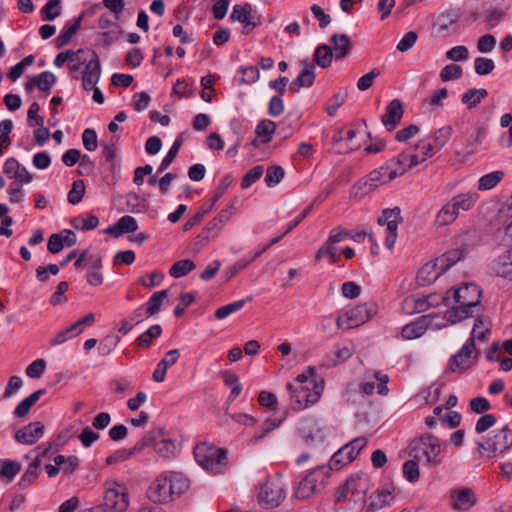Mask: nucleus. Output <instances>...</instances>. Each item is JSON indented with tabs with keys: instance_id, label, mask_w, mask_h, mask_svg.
Listing matches in <instances>:
<instances>
[{
	"instance_id": "1",
	"label": "nucleus",
	"mask_w": 512,
	"mask_h": 512,
	"mask_svg": "<svg viewBox=\"0 0 512 512\" xmlns=\"http://www.w3.org/2000/svg\"><path fill=\"white\" fill-rule=\"evenodd\" d=\"M482 292L478 285L474 283H466L457 289L449 290L444 301L449 302L451 297L456 304L447 311V320L454 324L464 319L474 316L473 308L480 304Z\"/></svg>"
},
{
	"instance_id": "2",
	"label": "nucleus",
	"mask_w": 512,
	"mask_h": 512,
	"mask_svg": "<svg viewBox=\"0 0 512 512\" xmlns=\"http://www.w3.org/2000/svg\"><path fill=\"white\" fill-rule=\"evenodd\" d=\"M368 490L369 477L366 474L349 477L336 496V502L341 504L337 512H361L366 507Z\"/></svg>"
},
{
	"instance_id": "3",
	"label": "nucleus",
	"mask_w": 512,
	"mask_h": 512,
	"mask_svg": "<svg viewBox=\"0 0 512 512\" xmlns=\"http://www.w3.org/2000/svg\"><path fill=\"white\" fill-rule=\"evenodd\" d=\"M440 453V441L430 433L414 438L409 444V454L417 460L425 458L426 464L431 467L440 464V459L438 458Z\"/></svg>"
},
{
	"instance_id": "4",
	"label": "nucleus",
	"mask_w": 512,
	"mask_h": 512,
	"mask_svg": "<svg viewBox=\"0 0 512 512\" xmlns=\"http://www.w3.org/2000/svg\"><path fill=\"white\" fill-rule=\"evenodd\" d=\"M287 388L293 401L292 408L296 411L316 403L323 391V386L317 384L315 379L311 380L310 385L287 384Z\"/></svg>"
},
{
	"instance_id": "5",
	"label": "nucleus",
	"mask_w": 512,
	"mask_h": 512,
	"mask_svg": "<svg viewBox=\"0 0 512 512\" xmlns=\"http://www.w3.org/2000/svg\"><path fill=\"white\" fill-rule=\"evenodd\" d=\"M286 497L285 485L279 478L268 479L261 487L258 503L261 507L272 509L278 507Z\"/></svg>"
},
{
	"instance_id": "6",
	"label": "nucleus",
	"mask_w": 512,
	"mask_h": 512,
	"mask_svg": "<svg viewBox=\"0 0 512 512\" xmlns=\"http://www.w3.org/2000/svg\"><path fill=\"white\" fill-rule=\"evenodd\" d=\"M366 444L367 439L364 437H357L345 444L331 457L329 462L330 468L338 470L351 463L357 458L360 451L366 446Z\"/></svg>"
},
{
	"instance_id": "7",
	"label": "nucleus",
	"mask_w": 512,
	"mask_h": 512,
	"mask_svg": "<svg viewBox=\"0 0 512 512\" xmlns=\"http://www.w3.org/2000/svg\"><path fill=\"white\" fill-rule=\"evenodd\" d=\"M512 446V430L506 425L502 429L493 432L485 442H479V450L488 452L489 457L507 451Z\"/></svg>"
},
{
	"instance_id": "8",
	"label": "nucleus",
	"mask_w": 512,
	"mask_h": 512,
	"mask_svg": "<svg viewBox=\"0 0 512 512\" xmlns=\"http://www.w3.org/2000/svg\"><path fill=\"white\" fill-rule=\"evenodd\" d=\"M326 476L320 468L311 470L299 483L296 496L299 499H308L319 492L325 482Z\"/></svg>"
},
{
	"instance_id": "9",
	"label": "nucleus",
	"mask_w": 512,
	"mask_h": 512,
	"mask_svg": "<svg viewBox=\"0 0 512 512\" xmlns=\"http://www.w3.org/2000/svg\"><path fill=\"white\" fill-rule=\"evenodd\" d=\"M479 351L476 350L472 339H468L462 348L452 357L450 369L452 372H463L469 368V360L477 359Z\"/></svg>"
},
{
	"instance_id": "10",
	"label": "nucleus",
	"mask_w": 512,
	"mask_h": 512,
	"mask_svg": "<svg viewBox=\"0 0 512 512\" xmlns=\"http://www.w3.org/2000/svg\"><path fill=\"white\" fill-rule=\"evenodd\" d=\"M230 19L233 22H240L244 24L243 33L246 35L251 33L259 25V22L254 20L253 8L249 3L234 5L230 14Z\"/></svg>"
},
{
	"instance_id": "11",
	"label": "nucleus",
	"mask_w": 512,
	"mask_h": 512,
	"mask_svg": "<svg viewBox=\"0 0 512 512\" xmlns=\"http://www.w3.org/2000/svg\"><path fill=\"white\" fill-rule=\"evenodd\" d=\"M171 484L168 481L167 475L158 477L148 488V498L154 503H167L173 501L172 493L170 491Z\"/></svg>"
},
{
	"instance_id": "12",
	"label": "nucleus",
	"mask_w": 512,
	"mask_h": 512,
	"mask_svg": "<svg viewBox=\"0 0 512 512\" xmlns=\"http://www.w3.org/2000/svg\"><path fill=\"white\" fill-rule=\"evenodd\" d=\"M128 494L123 490L120 491L116 488L106 490L104 494V502L101 505L102 511L110 512H123L128 507Z\"/></svg>"
},
{
	"instance_id": "13",
	"label": "nucleus",
	"mask_w": 512,
	"mask_h": 512,
	"mask_svg": "<svg viewBox=\"0 0 512 512\" xmlns=\"http://www.w3.org/2000/svg\"><path fill=\"white\" fill-rule=\"evenodd\" d=\"M375 314L376 305L374 303L357 305L346 312L348 322L346 328L349 329L364 324Z\"/></svg>"
},
{
	"instance_id": "14",
	"label": "nucleus",
	"mask_w": 512,
	"mask_h": 512,
	"mask_svg": "<svg viewBox=\"0 0 512 512\" xmlns=\"http://www.w3.org/2000/svg\"><path fill=\"white\" fill-rule=\"evenodd\" d=\"M101 76L100 60L95 51H91V58L87 62L82 73V87L90 91L96 86Z\"/></svg>"
},
{
	"instance_id": "15",
	"label": "nucleus",
	"mask_w": 512,
	"mask_h": 512,
	"mask_svg": "<svg viewBox=\"0 0 512 512\" xmlns=\"http://www.w3.org/2000/svg\"><path fill=\"white\" fill-rule=\"evenodd\" d=\"M434 316L423 315L411 323L406 324L401 331V335L406 340H414L421 337L432 325Z\"/></svg>"
},
{
	"instance_id": "16",
	"label": "nucleus",
	"mask_w": 512,
	"mask_h": 512,
	"mask_svg": "<svg viewBox=\"0 0 512 512\" xmlns=\"http://www.w3.org/2000/svg\"><path fill=\"white\" fill-rule=\"evenodd\" d=\"M44 434V425L41 422H32L19 429L15 434L17 442L25 445L35 444Z\"/></svg>"
},
{
	"instance_id": "17",
	"label": "nucleus",
	"mask_w": 512,
	"mask_h": 512,
	"mask_svg": "<svg viewBox=\"0 0 512 512\" xmlns=\"http://www.w3.org/2000/svg\"><path fill=\"white\" fill-rule=\"evenodd\" d=\"M3 171L10 179H15L23 184H28L33 179L32 174L14 157H10L5 161Z\"/></svg>"
},
{
	"instance_id": "18",
	"label": "nucleus",
	"mask_w": 512,
	"mask_h": 512,
	"mask_svg": "<svg viewBox=\"0 0 512 512\" xmlns=\"http://www.w3.org/2000/svg\"><path fill=\"white\" fill-rule=\"evenodd\" d=\"M393 490L392 485L379 487L368 499V510H378L390 505L394 500Z\"/></svg>"
},
{
	"instance_id": "19",
	"label": "nucleus",
	"mask_w": 512,
	"mask_h": 512,
	"mask_svg": "<svg viewBox=\"0 0 512 512\" xmlns=\"http://www.w3.org/2000/svg\"><path fill=\"white\" fill-rule=\"evenodd\" d=\"M459 18L460 13L457 9H448L440 13L436 21L439 32L443 35L456 32Z\"/></svg>"
},
{
	"instance_id": "20",
	"label": "nucleus",
	"mask_w": 512,
	"mask_h": 512,
	"mask_svg": "<svg viewBox=\"0 0 512 512\" xmlns=\"http://www.w3.org/2000/svg\"><path fill=\"white\" fill-rule=\"evenodd\" d=\"M403 114L402 102L399 99H393L386 107V113L381 119L382 123L388 131H392L401 121Z\"/></svg>"
},
{
	"instance_id": "21",
	"label": "nucleus",
	"mask_w": 512,
	"mask_h": 512,
	"mask_svg": "<svg viewBox=\"0 0 512 512\" xmlns=\"http://www.w3.org/2000/svg\"><path fill=\"white\" fill-rule=\"evenodd\" d=\"M301 66L303 67L302 71L298 75L296 79L292 82L290 86V91L292 93H296L300 88L310 87L313 85L315 80V67L312 62L309 60H302Z\"/></svg>"
},
{
	"instance_id": "22",
	"label": "nucleus",
	"mask_w": 512,
	"mask_h": 512,
	"mask_svg": "<svg viewBox=\"0 0 512 512\" xmlns=\"http://www.w3.org/2000/svg\"><path fill=\"white\" fill-rule=\"evenodd\" d=\"M138 229L136 219L130 215L121 217L115 224L109 226L104 230L106 234L112 235L115 238L126 234L133 233Z\"/></svg>"
},
{
	"instance_id": "23",
	"label": "nucleus",
	"mask_w": 512,
	"mask_h": 512,
	"mask_svg": "<svg viewBox=\"0 0 512 512\" xmlns=\"http://www.w3.org/2000/svg\"><path fill=\"white\" fill-rule=\"evenodd\" d=\"M491 271L499 277L512 280V248L492 262Z\"/></svg>"
},
{
	"instance_id": "24",
	"label": "nucleus",
	"mask_w": 512,
	"mask_h": 512,
	"mask_svg": "<svg viewBox=\"0 0 512 512\" xmlns=\"http://www.w3.org/2000/svg\"><path fill=\"white\" fill-rule=\"evenodd\" d=\"M179 356L180 351L178 349H172L165 354L153 372L155 382L160 383L164 381L167 370L177 362Z\"/></svg>"
},
{
	"instance_id": "25",
	"label": "nucleus",
	"mask_w": 512,
	"mask_h": 512,
	"mask_svg": "<svg viewBox=\"0 0 512 512\" xmlns=\"http://www.w3.org/2000/svg\"><path fill=\"white\" fill-rule=\"evenodd\" d=\"M451 499L454 509L468 510L476 503L474 492L469 488H462L452 492Z\"/></svg>"
},
{
	"instance_id": "26",
	"label": "nucleus",
	"mask_w": 512,
	"mask_h": 512,
	"mask_svg": "<svg viewBox=\"0 0 512 512\" xmlns=\"http://www.w3.org/2000/svg\"><path fill=\"white\" fill-rule=\"evenodd\" d=\"M153 448L158 456L169 459L175 455L177 445L175 440L167 437V432L163 428V435L153 443Z\"/></svg>"
},
{
	"instance_id": "27",
	"label": "nucleus",
	"mask_w": 512,
	"mask_h": 512,
	"mask_svg": "<svg viewBox=\"0 0 512 512\" xmlns=\"http://www.w3.org/2000/svg\"><path fill=\"white\" fill-rule=\"evenodd\" d=\"M444 272H441L437 260L434 262H428L424 264L417 273V283L420 286H427L431 283H433L441 274Z\"/></svg>"
},
{
	"instance_id": "28",
	"label": "nucleus",
	"mask_w": 512,
	"mask_h": 512,
	"mask_svg": "<svg viewBox=\"0 0 512 512\" xmlns=\"http://www.w3.org/2000/svg\"><path fill=\"white\" fill-rule=\"evenodd\" d=\"M429 306L428 297L410 295L403 300L401 308L404 313L411 315L424 312Z\"/></svg>"
},
{
	"instance_id": "29",
	"label": "nucleus",
	"mask_w": 512,
	"mask_h": 512,
	"mask_svg": "<svg viewBox=\"0 0 512 512\" xmlns=\"http://www.w3.org/2000/svg\"><path fill=\"white\" fill-rule=\"evenodd\" d=\"M479 195L475 191H468L455 195L450 199L457 213L471 210L478 201Z\"/></svg>"
},
{
	"instance_id": "30",
	"label": "nucleus",
	"mask_w": 512,
	"mask_h": 512,
	"mask_svg": "<svg viewBox=\"0 0 512 512\" xmlns=\"http://www.w3.org/2000/svg\"><path fill=\"white\" fill-rule=\"evenodd\" d=\"M336 60L345 58L352 49L350 37L346 34H334L330 38Z\"/></svg>"
},
{
	"instance_id": "31",
	"label": "nucleus",
	"mask_w": 512,
	"mask_h": 512,
	"mask_svg": "<svg viewBox=\"0 0 512 512\" xmlns=\"http://www.w3.org/2000/svg\"><path fill=\"white\" fill-rule=\"evenodd\" d=\"M163 435V427L154 428L138 440L133 447L127 449L130 456H134L140 453L143 449L148 446H153V443Z\"/></svg>"
},
{
	"instance_id": "32",
	"label": "nucleus",
	"mask_w": 512,
	"mask_h": 512,
	"mask_svg": "<svg viewBox=\"0 0 512 512\" xmlns=\"http://www.w3.org/2000/svg\"><path fill=\"white\" fill-rule=\"evenodd\" d=\"M368 175L370 176V181L374 182L375 185L379 187L399 177V172L397 173V170L388 168L386 162L381 167L371 171Z\"/></svg>"
},
{
	"instance_id": "33",
	"label": "nucleus",
	"mask_w": 512,
	"mask_h": 512,
	"mask_svg": "<svg viewBox=\"0 0 512 512\" xmlns=\"http://www.w3.org/2000/svg\"><path fill=\"white\" fill-rule=\"evenodd\" d=\"M301 436L307 441L312 442L320 436L321 428L319 422L314 418L304 419L298 428Z\"/></svg>"
},
{
	"instance_id": "34",
	"label": "nucleus",
	"mask_w": 512,
	"mask_h": 512,
	"mask_svg": "<svg viewBox=\"0 0 512 512\" xmlns=\"http://www.w3.org/2000/svg\"><path fill=\"white\" fill-rule=\"evenodd\" d=\"M378 187L375 185L374 182L370 181V176L367 175L355 183L350 191V197L355 199H361L364 196L370 194L374 190H376Z\"/></svg>"
},
{
	"instance_id": "35",
	"label": "nucleus",
	"mask_w": 512,
	"mask_h": 512,
	"mask_svg": "<svg viewBox=\"0 0 512 512\" xmlns=\"http://www.w3.org/2000/svg\"><path fill=\"white\" fill-rule=\"evenodd\" d=\"M46 393L45 389H39L23 399L15 408L14 415L19 418L25 417L30 408L36 404L39 398Z\"/></svg>"
},
{
	"instance_id": "36",
	"label": "nucleus",
	"mask_w": 512,
	"mask_h": 512,
	"mask_svg": "<svg viewBox=\"0 0 512 512\" xmlns=\"http://www.w3.org/2000/svg\"><path fill=\"white\" fill-rule=\"evenodd\" d=\"M167 478L171 484L170 491L173 499L184 493L189 486L188 479L181 473L171 472L167 475Z\"/></svg>"
},
{
	"instance_id": "37",
	"label": "nucleus",
	"mask_w": 512,
	"mask_h": 512,
	"mask_svg": "<svg viewBox=\"0 0 512 512\" xmlns=\"http://www.w3.org/2000/svg\"><path fill=\"white\" fill-rule=\"evenodd\" d=\"M208 464L203 468L208 471H216L227 459V451L223 448H213L209 446Z\"/></svg>"
},
{
	"instance_id": "38",
	"label": "nucleus",
	"mask_w": 512,
	"mask_h": 512,
	"mask_svg": "<svg viewBox=\"0 0 512 512\" xmlns=\"http://www.w3.org/2000/svg\"><path fill=\"white\" fill-rule=\"evenodd\" d=\"M167 296V290H161L153 293L145 305H143L145 307L146 317L156 315L160 311L161 306Z\"/></svg>"
},
{
	"instance_id": "39",
	"label": "nucleus",
	"mask_w": 512,
	"mask_h": 512,
	"mask_svg": "<svg viewBox=\"0 0 512 512\" xmlns=\"http://www.w3.org/2000/svg\"><path fill=\"white\" fill-rule=\"evenodd\" d=\"M463 256V251L460 249H453L444 253L436 259L440 271L445 273L449 268L460 261Z\"/></svg>"
},
{
	"instance_id": "40",
	"label": "nucleus",
	"mask_w": 512,
	"mask_h": 512,
	"mask_svg": "<svg viewBox=\"0 0 512 512\" xmlns=\"http://www.w3.org/2000/svg\"><path fill=\"white\" fill-rule=\"evenodd\" d=\"M487 95L488 92L484 88H471L462 94L461 102L465 104L468 109H472L476 107Z\"/></svg>"
},
{
	"instance_id": "41",
	"label": "nucleus",
	"mask_w": 512,
	"mask_h": 512,
	"mask_svg": "<svg viewBox=\"0 0 512 512\" xmlns=\"http://www.w3.org/2000/svg\"><path fill=\"white\" fill-rule=\"evenodd\" d=\"M458 216L459 214L449 200L437 213L435 222L439 226L449 225L453 223Z\"/></svg>"
},
{
	"instance_id": "42",
	"label": "nucleus",
	"mask_w": 512,
	"mask_h": 512,
	"mask_svg": "<svg viewBox=\"0 0 512 512\" xmlns=\"http://www.w3.org/2000/svg\"><path fill=\"white\" fill-rule=\"evenodd\" d=\"M333 56V50L327 44L319 45L314 53L315 62L321 68L329 67L332 63Z\"/></svg>"
},
{
	"instance_id": "43",
	"label": "nucleus",
	"mask_w": 512,
	"mask_h": 512,
	"mask_svg": "<svg viewBox=\"0 0 512 512\" xmlns=\"http://www.w3.org/2000/svg\"><path fill=\"white\" fill-rule=\"evenodd\" d=\"M162 334V328L160 325L155 324L150 326L145 332L140 334L136 339V343L141 348H148L151 346L152 341L157 339Z\"/></svg>"
},
{
	"instance_id": "44",
	"label": "nucleus",
	"mask_w": 512,
	"mask_h": 512,
	"mask_svg": "<svg viewBox=\"0 0 512 512\" xmlns=\"http://www.w3.org/2000/svg\"><path fill=\"white\" fill-rule=\"evenodd\" d=\"M275 130L276 124L271 120L264 119L256 126L255 133L258 137L262 138V143L267 144L272 140V134Z\"/></svg>"
},
{
	"instance_id": "45",
	"label": "nucleus",
	"mask_w": 512,
	"mask_h": 512,
	"mask_svg": "<svg viewBox=\"0 0 512 512\" xmlns=\"http://www.w3.org/2000/svg\"><path fill=\"white\" fill-rule=\"evenodd\" d=\"M489 334L490 329L485 325L483 318L481 316H478L474 321L471 336L469 339H472L474 344L476 339L481 342H486L488 340Z\"/></svg>"
},
{
	"instance_id": "46",
	"label": "nucleus",
	"mask_w": 512,
	"mask_h": 512,
	"mask_svg": "<svg viewBox=\"0 0 512 512\" xmlns=\"http://www.w3.org/2000/svg\"><path fill=\"white\" fill-rule=\"evenodd\" d=\"M504 177L503 171H494L483 175L479 179L478 189L480 191H486L494 188Z\"/></svg>"
},
{
	"instance_id": "47",
	"label": "nucleus",
	"mask_w": 512,
	"mask_h": 512,
	"mask_svg": "<svg viewBox=\"0 0 512 512\" xmlns=\"http://www.w3.org/2000/svg\"><path fill=\"white\" fill-rule=\"evenodd\" d=\"M195 268V263L192 260L184 259L176 261L170 268L169 273L174 278H180L188 274Z\"/></svg>"
},
{
	"instance_id": "48",
	"label": "nucleus",
	"mask_w": 512,
	"mask_h": 512,
	"mask_svg": "<svg viewBox=\"0 0 512 512\" xmlns=\"http://www.w3.org/2000/svg\"><path fill=\"white\" fill-rule=\"evenodd\" d=\"M383 215L385 217V220H387L388 232H396L398 229V224L402 222L400 208L396 206L391 209H384Z\"/></svg>"
},
{
	"instance_id": "49",
	"label": "nucleus",
	"mask_w": 512,
	"mask_h": 512,
	"mask_svg": "<svg viewBox=\"0 0 512 512\" xmlns=\"http://www.w3.org/2000/svg\"><path fill=\"white\" fill-rule=\"evenodd\" d=\"M285 171L281 166L272 165L266 170L264 181L268 187H274L284 178Z\"/></svg>"
},
{
	"instance_id": "50",
	"label": "nucleus",
	"mask_w": 512,
	"mask_h": 512,
	"mask_svg": "<svg viewBox=\"0 0 512 512\" xmlns=\"http://www.w3.org/2000/svg\"><path fill=\"white\" fill-rule=\"evenodd\" d=\"M387 167L392 170H397V173L399 172V176L403 175L410 169L407 153L402 152L398 156L389 159L387 161Z\"/></svg>"
},
{
	"instance_id": "51",
	"label": "nucleus",
	"mask_w": 512,
	"mask_h": 512,
	"mask_svg": "<svg viewBox=\"0 0 512 512\" xmlns=\"http://www.w3.org/2000/svg\"><path fill=\"white\" fill-rule=\"evenodd\" d=\"M251 300H252V297H249L247 300L241 299V300L234 301L233 303H230L228 305L222 306L215 311V317L217 319H224L227 316H229L230 314L240 310L246 304L247 301H251Z\"/></svg>"
},
{
	"instance_id": "52",
	"label": "nucleus",
	"mask_w": 512,
	"mask_h": 512,
	"mask_svg": "<svg viewBox=\"0 0 512 512\" xmlns=\"http://www.w3.org/2000/svg\"><path fill=\"white\" fill-rule=\"evenodd\" d=\"M41 12L43 20L53 21L61 14V0H48Z\"/></svg>"
},
{
	"instance_id": "53",
	"label": "nucleus",
	"mask_w": 512,
	"mask_h": 512,
	"mask_svg": "<svg viewBox=\"0 0 512 512\" xmlns=\"http://www.w3.org/2000/svg\"><path fill=\"white\" fill-rule=\"evenodd\" d=\"M35 77L36 87L43 92L50 91L53 85L56 83V77L50 71H44Z\"/></svg>"
},
{
	"instance_id": "54",
	"label": "nucleus",
	"mask_w": 512,
	"mask_h": 512,
	"mask_svg": "<svg viewBox=\"0 0 512 512\" xmlns=\"http://www.w3.org/2000/svg\"><path fill=\"white\" fill-rule=\"evenodd\" d=\"M453 133V129L451 126L446 125L441 128H439L437 131H435L433 138V143L435 144L436 150H440L445 146V144L450 139L451 135Z\"/></svg>"
},
{
	"instance_id": "55",
	"label": "nucleus",
	"mask_w": 512,
	"mask_h": 512,
	"mask_svg": "<svg viewBox=\"0 0 512 512\" xmlns=\"http://www.w3.org/2000/svg\"><path fill=\"white\" fill-rule=\"evenodd\" d=\"M120 341V338L116 335H107L103 340L100 341L98 346V353L100 356L105 357L111 354L116 348Z\"/></svg>"
},
{
	"instance_id": "56",
	"label": "nucleus",
	"mask_w": 512,
	"mask_h": 512,
	"mask_svg": "<svg viewBox=\"0 0 512 512\" xmlns=\"http://www.w3.org/2000/svg\"><path fill=\"white\" fill-rule=\"evenodd\" d=\"M182 145V139L177 138L169 151L167 152L166 156L162 159L160 166L158 168L159 172H164L169 168L175 157L177 156L179 149Z\"/></svg>"
},
{
	"instance_id": "57",
	"label": "nucleus",
	"mask_w": 512,
	"mask_h": 512,
	"mask_svg": "<svg viewBox=\"0 0 512 512\" xmlns=\"http://www.w3.org/2000/svg\"><path fill=\"white\" fill-rule=\"evenodd\" d=\"M403 475L410 483L418 481L420 473L417 459L408 460L403 464Z\"/></svg>"
},
{
	"instance_id": "58",
	"label": "nucleus",
	"mask_w": 512,
	"mask_h": 512,
	"mask_svg": "<svg viewBox=\"0 0 512 512\" xmlns=\"http://www.w3.org/2000/svg\"><path fill=\"white\" fill-rule=\"evenodd\" d=\"M85 194V183L83 180H75L72 183V188L68 192V201L72 205L78 204Z\"/></svg>"
},
{
	"instance_id": "59",
	"label": "nucleus",
	"mask_w": 512,
	"mask_h": 512,
	"mask_svg": "<svg viewBox=\"0 0 512 512\" xmlns=\"http://www.w3.org/2000/svg\"><path fill=\"white\" fill-rule=\"evenodd\" d=\"M264 172V167L262 165H257L251 168L242 178L241 188L247 189L253 183L261 178Z\"/></svg>"
},
{
	"instance_id": "60",
	"label": "nucleus",
	"mask_w": 512,
	"mask_h": 512,
	"mask_svg": "<svg viewBox=\"0 0 512 512\" xmlns=\"http://www.w3.org/2000/svg\"><path fill=\"white\" fill-rule=\"evenodd\" d=\"M21 470V465L17 461L5 460L1 464L0 476L9 480L13 479Z\"/></svg>"
},
{
	"instance_id": "61",
	"label": "nucleus",
	"mask_w": 512,
	"mask_h": 512,
	"mask_svg": "<svg viewBox=\"0 0 512 512\" xmlns=\"http://www.w3.org/2000/svg\"><path fill=\"white\" fill-rule=\"evenodd\" d=\"M463 70L459 65L449 64L446 65L440 72V79L443 82L457 80L462 77Z\"/></svg>"
},
{
	"instance_id": "62",
	"label": "nucleus",
	"mask_w": 512,
	"mask_h": 512,
	"mask_svg": "<svg viewBox=\"0 0 512 512\" xmlns=\"http://www.w3.org/2000/svg\"><path fill=\"white\" fill-rule=\"evenodd\" d=\"M354 351V347L351 344L336 345L334 351L336 360H333V365L336 366L339 363L345 362L354 354Z\"/></svg>"
},
{
	"instance_id": "63",
	"label": "nucleus",
	"mask_w": 512,
	"mask_h": 512,
	"mask_svg": "<svg viewBox=\"0 0 512 512\" xmlns=\"http://www.w3.org/2000/svg\"><path fill=\"white\" fill-rule=\"evenodd\" d=\"M475 72L478 75H488L495 68L494 61L489 58L478 57L474 62Z\"/></svg>"
},
{
	"instance_id": "64",
	"label": "nucleus",
	"mask_w": 512,
	"mask_h": 512,
	"mask_svg": "<svg viewBox=\"0 0 512 512\" xmlns=\"http://www.w3.org/2000/svg\"><path fill=\"white\" fill-rule=\"evenodd\" d=\"M82 142L87 151H95L98 148V138L95 130L85 129L82 133Z\"/></svg>"
}]
</instances>
